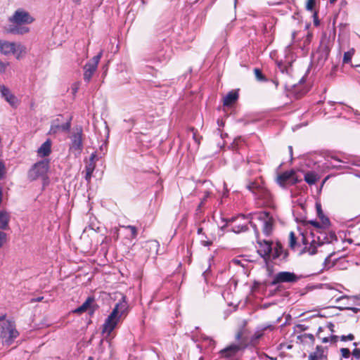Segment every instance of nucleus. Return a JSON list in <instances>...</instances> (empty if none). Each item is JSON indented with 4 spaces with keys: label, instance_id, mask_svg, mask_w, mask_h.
Here are the masks:
<instances>
[{
    "label": "nucleus",
    "instance_id": "f704fd0d",
    "mask_svg": "<svg viewBox=\"0 0 360 360\" xmlns=\"http://www.w3.org/2000/svg\"><path fill=\"white\" fill-rule=\"evenodd\" d=\"M297 339H300L302 342L305 341L306 339H309L311 342H314V336L311 333H304L297 336Z\"/></svg>",
    "mask_w": 360,
    "mask_h": 360
},
{
    "label": "nucleus",
    "instance_id": "0e129e2a",
    "mask_svg": "<svg viewBox=\"0 0 360 360\" xmlns=\"http://www.w3.org/2000/svg\"><path fill=\"white\" fill-rule=\"evenodd\" d=\"M345 298H347V296H342V297H340L339 298H338V299L336 300V302H338L339 300H342V299H345Z\"/></svg>",
    "mask_w": 360,
    "mask_h": 360
},
{
    "label": "nucleus",
    "instance_id": "4be33fe9",
    "mask_svg": "<svg viewBox=\"0 0 360 360\" xmlns=\"http://www.w3.org/2000/svg\"><path fill=\"white\" fill-rule=\"evenodd\" d=\"M322 358H326L323 354V347L318 345L316 352L309 354L308 360H319Z\"/></svg>",
    "mask_w": 360,
    "mask_h": 360
},
{
    "label": "nucleus",
    "instance_id": "6ab92c4d",
    "mask_svg": "<svg viewBox=\"0 0 360 360\" xmlns=\"http://www.w3.org/2000/svg\"><path fill=\"white\" fill-rule=\"evenodd\" d=\"M288 254L283 250V246L280 243H276L272 248V252L271 253V258L273 259L277 258H286Z\"/></svg>",
    "mask_w": 360,
    "mask_h": 360
},
{
    "label": "nucleus",
    "instance_id": "8fccbe9b",
    "mask_svg": "<svg viewBox=\"0 0 360 360\" xmlns=\"http://www.w3.org/2000/svg\"><path fill=\"white\" fill-rule=\"evenodd\" d=\"M113 237L115 238V240H117L119 238V230L115 228L113 231Z\"/></svg>",
    "mask_w": 360,
    "mask_h": 360
},
{
    "label": "nucleus",
    "instance_id": "79ce46f5",
    "mask_svg": "<svg viewBox=\"0 0 360 360\" xmlns=\"http://www.w3.org/2000/svg\"><path fill=\"white\" fill-rule=\"evenodd\" d=\"M340 338L342 341L353 340L354 336L352 334H349L347 335H342Z\"/></svg>",
    "mask_w": 360,
    "mask_h": 360
},
{
    "label": "nucleus",
    "instance_id": "5701e85b",
    "mask_svg": "<svg viewBox=\"0 0 360 360\" xmlns=\"http://www.w3.org/2000/svg\"><path fill=\"white\" fill-rule=\"evenodd\" d=\"M94 302V298L92 297H89L80 307L74 310V312L76 314H81L86 311L89 308H90L91 304Z\"/></svg>",
    "mask_w": 360,
    "mask_h": 360
},
{
    "label": "nucleus",
    "instance_id": "5fc2aeb1",
    "mask_svg": "<svg viewBox=\"0 0 360 360\" xmlns=\"http://www.w3.org/2000/svg\"><path fill=\"white\" fill-rule=\"evenodd\" d=\"M201 243L204 246H210L212 243L210 240H202Z\"/></svg>",
    "mask_w": 360,
    "mask_h": 360
},
{
    "label": "nucleus",
    "instance_id": "e433bc0d",
    "mask_svg": "<svg viewBox=\"0 0 360 360\" xmlns=\"http://www.w3.org/2000/svg\"><path fill=\"white\" fill-rule=\"evenodd\" d=\"M210 193L208 191H206L205 193V195L202 198L201 201H200V204H199V205H198V208L196 210L197 212H200V211L201 207L205 205V202L207 198L210 197Z\"/></svg>",
    "mask_w": 360,
    "mask_h": 360
},
{
    "label": "nucleus",
    "instance_id": "774afa93",
    "mask_svg": "<svg viewBox=\"0 0 360 360\" xmlns=\"http://www.w3.org/2000/svg\"><path fill=\"white\" fill-rule=\"evenodd\" d=\"M240 336H241V334L240 333H238L237 335H236V338L238 340H239L240 338Z\"/></svg>",
    "mask_w": 360,
    "mask_h": 360
},
{
    "label": "nucleus",
    "instance_id": "cd10ccee",
    "mask_svg": "<svg viewBox=\"0 0 360 360\" xmlns=\"http://www.w3.org/2000/svg\"><path fill=\"white\" fill-rule=\"evenodd\" d=\"M200 339L202 342H205L207 344V347L213 349L215 346V341L209 336H207L204 334L201 335Z\"/></svg>",
    "mask_w": 360,
    "mask_h": 360
},
{
    "label": "nucleus",
    "instance_id": "412c9836",
    "mask_svg": "<svg viewBox=\"0 0 360 360\" xmlns=\"http://www.w3.org/2000/svg\"><path fill=\"white\" fill-rule=\"evenodd\" d=\"M238 98V94L236 91H229L224 98V105L229 106L233 104Z\"/></svg>",
    "mask_w": 360,
    "mask_h": 360
},
{
    "label": "nucleus",
    "instance_id": "1a4fd4ad",
    "mask_svg": "<svg viewBox=\"0 0 360 360\" xmlns=\"http://www.w3.org/2000/svg\"><path fill=\"white\" fill-rule=\"evenodd\" d=\"M252 219H257L262 223V231L266 236H270L273 231L274 219L267 212L255 213Z\"/></svg>",
    "mask_w": 360,
    "mask_h": 360
},
{
    "label": "nucleus",
    "instance_id": "c03bdc74",
    "mask_svg": "<svg viewBox=\"0 0 360 360\" xmlns=\"http://www.w3.org/2000/svg\"><path fill=\"white\" fill-rule=\"evenodd\" d=\"M79 83H75V84H73L72 85V86H71L72 93L73 94H75L77 92V91H78V89H79Z\"/></svg>",
    "mask_w": 360,
    "mask_h": 360
},
{
    "label": "nucleus",
    "instance_id": "2f4dec72",
    "mask_svg": "<svg viewBox=\"0 0 360 360\" xmlns=\"http://www.w3.org/2000/svg\"><path fill=\"white\" fill-rule=\"evenodd\" d=\"M354 51H355L354 49H351L349 51H348L344 53V56H343V63H349L351 62L352 58L353 55L354 54Z\"/></svg>",
    "mask_w": 360,
    "mask_h": 360
},
{
    "label": "nucleus",
    "instance_id": "b1692460",
    "mask_svg": "<svg viewBox=\"0 0 360 360\" xmlns=\"http://www.w3.org/2000/svg\"><path fill=\"white\" fill-rule=\"evenodd\" d=\"M318 180V175L313 172H309L304 174V181L309 185L314 184Z\"/></svg>",
    "mask_w": 360,
    "mask_h": 360
},
{
    "label": "nucleus",
    "instance_id": "0eeeda50",
    "mask_svg": "<svg viewBox=\"0 0 360 360\" xmlns=\"http://www.w3.org/2000/svg\"><path fill=\"white\" fill-rule=\"evenodd\" d=\"M19 333L13 322L7 321L1 325V338L4 344L10 345L18 336Z\"/></svg>",
    "mask_w": 360,
    "mask_h": 360
},
{
    "label": "nucleus",
    "instance_id": "c9c22d12",
    "mask_svg": "<svg viewBox=\"0 0 360 360\" xmlns=\"http://www.w3.org/2000/svg\"><path fill=\"white\" fill-rule=\"evenodd\" d=\"M323 331V328L322 327H319V329H318V332H317V334H316V336L319 339L321 340V341L323 342V343H327L329 342V338L328 337H323V335H321V332Z\"/></svg>",
    "mask_w": 360,
    "mask_h": 360
},
{
    "label": "nucleus",
    "instance_id": "6e6552de",
    "mask_svg": "<svg viewBox=\"0 0 360 360\" xmlns=\"http://www.w3.org/2000/svg\"><path fill=\"white\" fill-rule=\"evenodd\" d=\"M72 117L68 118L66 121L63 120V117L59 115L51 122L49 135H56L60 133H65L70 131L71 127Z\"/></svg>",
    "mask_w": 360,
    "mask_h": 360
},
{
    "label": "nucleus",
    "instance_id": "de8ad7c7",
    "mask_svg": "<svg viewBox=\"0 0 360 360\" xmlns=\"http://www.w3.org/2000/svg\"><path fill=\"white\" fill-rule=\"evenodd\" d=\"M339 337L335 335H331L329 338V342L332 343H335L338 342Z\"/></svg>",
    "mask_w": 360,
    "mask_h": 360
},
{
    "label": "nucleus",
    "instance_id": "f8f14e48",
    "mask_svg": "<svg viewBox=\"0 0 360 360\" xmlns=\"http://www.w3.org/2000/svg\"><path fill=\"white\" fill-rule=\"evenodd\" d=\"M277 184L283 187L286 188L288 186H292L297 182V179L295 177V172L294 170L285 171L277 176L276 178Z\"/></svg>",
    "mask_w": 360,
    "mask_h": 360
},
{
    "label": "nucleus",
    "instance_id": "9b49d317",
    "mask_svg": "<svg viewBox=\"0 0 360 360\" xmlns=\"http://www.w3.org/2000/svg\"><path fill=\"white\" fill-rule=\"evenodd\" d=\"M49 167V161L44 160L34 164L29 171V177L34 180L39 176H44L46 174Z\"/></svg>",
    "mask_w": 360,
    "mask_h": 360
},
{
    "label": "nucleus",
    "instance_id": "e2e57ef3",
    "mask_svg": "<svg viewBox=\"0 0 360 360\" xmlns=\"http://www.w3.org/2000/svg\"><path fill=\"white\" fill-rule=\"evenodd\" d=\"M80 1L81 0H72V2L77 5L80 4Z\"/></svg>",
    "mask_w": 360,
    "mask_h": 360
},
{
    "label": "nucleus",
    "instance_id": "20e7f679",
    "mask_svg": "<svg viewBox=\"0 0 360 360\" xmlns=\"http://www.w3.org/2000/svg\"><path fill=\"white\" fill-rule=\"evenodd\" d=\"M70 143L69 146L70 153L75 157H79L84 148V134L81 126H77L73 128L70 135Z\"/></svg>",
    "mask_w": 360,
    "mask_h": 360
},
{
    "label": "nucleus",
    "instance_id": "473e14b6",
    "mask_svg": "<svg viewBox=\"0 0 360 360\" xmlns=\"http://www.w3.org/2000/svg\"><path fill=\"white\" fill-rule=\"evenodd\" d=\"M255 75L256 79L259 82H266L267 79L265 77V76L262 74V71L258 69L255 68L254 70Z\"/></svg>",
    "mask_w": 360,
    "mask_h": 360
},
{
    "label": "nucleus",
    "instance_id": "864d4df0",
    "mask_svg": "<svg viewBox=\"0 0 360 360\" xmlns=\"http://www.w3.org/2000/svg\"><path fill=\"white\" fill-rule=\"evenodd\" d=\"M44 299V297H37L31 300V302H41Z\"/></svg>",
    "mask_w": 360,
    "mask_h": 360
},
{
    "label": "nucleus",
    "instance_id": "ddd939ff",
    "mask_svg": "<svg viewBox=\"0 0 360 360\" xmlns=\"http://www.w3.org/2000/svg\"><path fill=\"white\" fill-rule=\"evenodd\" d=\"M241 220H245L243 214L228 219L226 226H230L231 231L236 233L244 232L248 230V226L245 223H240Z\"/></svg>",
    "mask_w": 360,
    "mask_h": 360
},
{
    "label": "nucleus",
    "instance_id": "f03ea898",
    "mask_svg": "<svg viewBox=\"0 0 360 360\" xmlns=\"http://www.w3.org/2000/svg\"><path fill=\"white\" fill-rule=\"evenodd\" d=\"M127 310L128 304L126 297L123 296L105 319L103 325V333L110 334L120 321L122 317L127 315Z\"/></svg>",
    "mask_w": 360,
    "mask_h": 360
},
{
    "label": "nucleus",
    "instance_id": "052dcab7",
    "mask_svg": "<svg viewBox=\"0 0 360 360\" xmlns=\"http://www.w3.org/2000/svg\"><path fill=\"white\" fill-rule=\"evenodd\" d=\"M198 234L200 235V234H203V229L201 227H199L198 229V231H197Z\"/></svg>",
    "mask_w": 360,
    "mask_h": 360
},
{
    "label": "nucleus",
    "instance_id": "9d476101",
    "mask_svg": "<svg viewBox=\"0 0 360 360\" xmlns=\"http://www.w3.org/2000/svg\"><path fill=\"white\" fill-rule=\"evenodd\" d=\"M103 56V51H101L98 55L95 56L89 62L84 66V80L89 82L94 72H96L98 64Z\"/></svg>",
    "mask_w": 360,
    "mask_h": 360
},
{
    "label": "nucleus",
    "instance_id": "ea45409f",
    "mask_svg": "<svg viewBox=\"0 0 360 360\" xmlns=\"http://www.w3.org/2000/svg\"><path fill=\"white\" fill-rule=\"evenodd\" d=\"M328 159L330 160L331 161L332 160H334L335 162H338V163H346L347 162H345V160H341L340 159L338 156L336 155H330V156H328Z\"/></svg>",
    "mask_w": 360,
    "mask_h": 360
},
{
    "label": "nucleus",
    "instance_id": "4468645a",
    "mask_svg": "<svg viewBox=\"0 0 360 360\" xmlns=\"http://www.w3.org/2000/svg\"><path fill=\"white\" fill-rule=\"evenodd\" d=\"M9 20L11 22L16 25L30 24L34 20L33 18L27 12L21 9L17 10Z\"/></svg>",
    "mask_w": 360,
    "mask_h": 360
},
{
    "label": "nucleus",
    "instance_id": "6e6d98bb",
    "mask_svg": "<svg viewBox=\"0 0 360 360\" xmlns=\"http://www.w3.org/2000/svg\"><path fill=\"white\" fill-rule=\"evenodd\" d=\"M193 138L195 142L197 143V145H199L200 144V140L197 138L196 134H195V132H193Z\"/></svg>",
    "mask_w": 360,
    "mask_h": 360
},
{
    "label": "nucleus",
    "instance_id": "603ef678",
    "mask_svg": "<svg viewBox=\"0 0 360 360\" xmlns=\"http://www.w3.org/2000/svg\"><path fill=\"white\" fill-rule=\"evenodd\" d=\"M333 255V253L330 254L326 259H325V261H324V264L325 266H326L328 265V263H330V257H332Z\"/></svg>",
    "mask_w": 360,
    "mask_h": 360
},
{
    "label": "nucleus",
    "instance_id": "c85d7f7f",
    "mask_svg": "<svg viewBox=\"0 0 360 360\" xmlns=\"http://www.w3.org/2000/svg\"><path fill=\"white\" fill-rule=\"evenodd\" d=\"M323 168L328 170L331 169H340L342 168V166L340 165L335 164L333 162V160L328 159L326 162L323 164Z\"/></svg>",
    "mask_w": 360,
    "mask_h": 360
},
{
    "label": "nucleus",
    "instance_id": "f3484780",
    "mask_svg": "<svg viewBox=\"0 0 360 360\" xmlns=\"http://www.w3.org/2000/svg\"><path fill=\"white\" fill-rule=\"evenodd\" d=\"M274 326L271 324H265L258 326L255 332L251 336L250 342L252 345H255L259 342V339L263 336L264 331L269 330H273Z\"/></svg>",
    "mask_w": 360,
    "mask_h": 360
},
{
    "label": "nucleus",
    "instance_id": "37998d69",
    "mask_svg": "<svg viewBox=\"0 0 360 360\" xmlns=\"http://www.w3.org/2000/svg\"><path fill=\"white\" fill-rule=\"evenodd\" d=\"M352 355L356 359H360V349L355 348L352 352Z\"/></svg>",
    "mask_w": 360,
    "mask_h": 360
},
{
    "label": "nucleus",
    "instance_id": "a18cd8bd",
    "mask_svg": "<svg viewBox=\"0 0 360 360\" xmlns=\"http://www.w3.org/2000/svg\"><path fill=\"white\" fill-rule=\"evenodd\" d=\"M314 18V26L317 27L319 25V20L318 19V14L317 12H314L313 14Z\"/></svg>",
    "mask_w": 360,
    "mask_h": 360
},
{
    "label": "nucleus",
    "instance_id": "2eb2a0df",
    "mask_svg": "<svg viewBox=\"0 0 360 360\" xmlns=\"http://www.w3.org/2000/svg\"><path fill=\"white\" fill-rule=\"evenodd\" d=\"M298 277L294 273L289 271H281L276 274L272 281V284L276 285L281 283H295Z\"/></svg>",
    "mask_w": 360,
    "mask_h": 360
},
{
    "label": "nucleus",
    "instance_id": "338daca9",
    "mask_svg": "<svg viewBox=\"0 0 360 360\" xmlns=\"http://www.w3.org/2000/svg\"><path fill=\"white\" fill-rule=\"evenodd\" d=\"M296 33L297 32L295 31L292 32V39H295Z\"/></svg>",
    "mask_w": 360,
    "mask_h": 360
},
{
    "label": "nucleus",
    "instance_id": "680f3d73",
    "mask_svg": "<svg viewBox=\"0 0 360 360\" xmlns=\"http://www.w3.org/2000/svg\"><path fill=\"white\" fill-rule=\"evenodd\" d=\"M344 109L347 110V111H354V110L350 108L349 106H343L342 107Z\"/></svg>",
    "mask_w": 360,
    "mask_h": 360
},
{
    "label": "nucleus",
    "instance_id": "aec40b11",
    "mask_svg": "<svg viewBox=\"0 0 360 360\" xmlns=\"http://www.w3.org/2000/svg\"><path fill=\"white\" fill-rule=\"evenodd\" d=\"M51 141L47 139L41 146L38 148L37 153L40 157L49 156L51 152Z\"/></svg>",
    "mask_w": 360,
    "mask_h": 360
},
{
    "label": "nucleus",
    "instance_id": "7c9ffc66",
    "mask_svg": "<svg viewBox=\"0 0 360 360\" xmlns=\"http://www.w3.org/2000/svg\"><path fill=\"white\" fill-rule=\"evenodd\" d=\"M316 207L317 211V215L320 219H321L323 224L325 225L328 224L329 223V219L328 218L324 217V214L321 209V205L319 203H316Z\"/></svg>",
    "mask_w": 360,
    "mask_h": 360
},
{
    "label": "nucleus",
    "instance_id": "49530a36",
    "mask_svg": "<svg viewBox=\"0 0 360 360\" xmlns=\"http://www.w3.org/2000/svg\"><path fill=\"white\" fill-rule=\"evenodd\" d=\"M326 328H328V330L330 331L331 333H335V330H334L335 326L333 323H331V322L328 323L326 324Z\"/></svg>",
    "mask_w": 360,
    "mask_h": 360
},
{
    "label": "nucleus",
    "instance_id": "c756f323",
    "mask_svg": "<svg viewBox=\"0 0 360 360\" xmlns=\"http://www.w3.org/2000/svg\"><path fill=\"white\" fill-rule=\"evenodd\" d=\"M18 25H16L14 27H12L9 30V32L13 34H23L29 32L28 27H18Z\"/></svg>",
    "mask_w": 360,
    "mask_h": 360
},
{
    "label": "nucleus",
    "instance_id": "4c0bfd02",
    "mask_svg": "<svg viewBox=\"0 0 360 360\" xmlns=\"http://www.w3.org/2000/svg\"><path fill=\"white\" fill-rule=\"evenodd\" d=\"M316 0H307L306 3V9L309 11H312L314 8Z\"/></svg>",
    "mask_w": 360,
    "mask_h": 360
},
{
    "label": "nucleus",
    "instance_id": "13d9d810",
    "mask_svg": "<svg viewBox=\"0 0 360 360\" xmlns=\"http://www.w3.org/2000/svg\"><path fill=\"white\" fill-rule=\"evenodd\" d=\"M96 157V155L95 153H92L91 155V157H90V159H89V162H94V158Z\"/></svg>",
    "mask_w": 360,
    "mask_h": 360
},
{
    "label": "nucleus",
    "instance_id": "58836bf2",
    "mask_svg": "<svg viewBox=\"0 0 360 360\" xmlns=\"http://www.w3.org/2000/svg\"><path fill=\"white\" fill-rule=\"evenodd\" d=\"M340 352L342 354V357L344 358H348L350 356V351L347 348H342L340 349Z\"/></svg>",
    "mask_w": 360,
    "mask_h": 360
},
{
    "label": "nucleus",
    "instance_id": "4d7b16f0",
    "mask_svg": "<svg viewBox=\"0 0 360 360\" xmlns=\"http://www.w3.org/2000/svg\"><path fill=\"white\" fill-rule=\"evenodd\" d=\"M217 124L219 127L224 126V123L223 120H219V119L217 120Z\"/></svg>",
    "mask_w": 360,
    "mask_h": 360
},
{
    "label": "nucleus",
    "instance_id": "39448f33",
    "mask_svg": "<svg viewBox=\"0 0 360 360\" xmlns=\"http://www.w3.org/2000/svg\"><path fill=\"white\" fill-rule=\"evenodd\" d=\"M251 226L254 229L256 237H257V243L258 244L257 246V252L258 254L266 259H271V253L272 252L273 243L270 240H261L259 238V231L257 228L255 224L253 221H250Z\"/></svg>",
    "mask_w": 360,
    "mask_h": 360
},
{
    "label": "nucleus",
    "instance_id": "72a5a7b5",
    "mask_svg": "<svg viewBox=\"0 0 360 360\" xmlns=\"http://www.w3.org/2000/svg\"><path fill=\"white\" fill-rule=\"evenodd\" d=\"M122 227L124 229H129L130 231L131 238L134 239L136 238V236L138 235V231H137L136 228L134 226L128 225V226H123Z\"/></svg>",
    "mask_w": 360,
    "mask_h": 360
},
{
    "label": "nucleus",
    "instance_id": "a19ab883",
    "mask_svg": "<svg viewBox=\"0 0 360 360\" xmlns=\"http://www.w3.org/2000/svg\"><path fill=\"white\" fill-rule=\"evenodd\" d=\"M8 65H9L8 63H6L2 62L0 60V74L4 73V72H6V68H7Z\"/></svg>",
    "mask_w": 360,
    "mask_h": 360
},
{
    "label": "nucleus",
    "instance_id": "f257e3e1",
    "mask_svg": "<svg viewBox=\"0 0 360 360\" xmlns=\"http://www.w3.org/2000/svg\"><path fill=\"white\" fill-rule=\"evenodd\" d=\"M310 224L315 227V229L310 233H301L300 236H301L302 243L304 245L302 252H307L310 255H313L317 252L318 247L337 240V237L335 233H328L322 229L318 221H311Z\"/></svg>",
    "mask_w": 360,
    "mask_h": 360
},
{
    "label": "nucleus",
    "instance_id": "69168bd1",
    "mask_svg": "<svg viewBox=\"0 0 360 360\" xmlns=\"http://www.w3.org/2000/svg\"><path fill=\"white\" fill-rule=\"evenodd\" d=\"M288 149H289V151H290V155H292V146H289V147H288Z\"/></svg>",
    "mask_w": 360,
    "mask_h": 360
},
{
    "label": "nucleus",
    "instance_id": "423d86ee",
    "mask_svg": "<svg viewBox=\"0 0 360 360\" xmlns=\"http://www.w3.org/2000/svg\"><path fill=\"white\" fill-rule=\"evenodd\" d=\"M247 188L254 195L255 198L262 200V204L269 205L271 202L270 192L257 182H250Z\"/></svg>",
    "mask_w": 360,
    "mask_h": 360
},
{
    "label": "nucleus",
    "instance_id": "bb28decb",
    "mask_svg": "<svg viewBox=\"0 0 360 360\" xmlns=\"http://www.w3.org/2000/svg\"><path fill=\"white\" fill-rule=\"evenodd\" d=\"M300 243H302V240L300 239L299 242H297V238L294 232L291 231L289 234V246L292 249H295L297 245H300Z\"/></svg>",
    "mask_w": 360,
    "mask_h": 360
},
{
    "label": "nucleus",
    "instance_id": "a878e982",
    "mask_svg": "<svg viewBox=\"0 0 360 360\" xmlns=\"http://www.w3.org/2000/svg\"><path fill=\"white\" fill-rule=\"evenodd\" d=\"M9 217L6 212H0V229H6L8 226Z\"/></svg>",
    "mask_w": 360,
    "mask_h": 360
},
{
    "label": "nucleus",
    "instance_id": "3c124183",
    "mask_svg": "<svg viewBox=\"0 0 360 360\" xmlns=\"http://www.w3.org/2000/svg\"><path fill=\"white\" fill-rule=\"evenodd\" d=\"M5 236H6L5 233L0 231V248L3 245V242H4V240L5 238Z\"/></svg>",
    "mask_w": 360,
    "mask_h": 360
},
{
    "label": "nucleus",
    "instance_id": "393cba45",
    "mask_svg": "<svg viewBox=\"0 0 360 360\" xmlns=\"http://www.w3.org/2000/svg\"><path fill=\"white\" fill-rule=\"evenodd\" d=\"M95 167H96L95 162H89L86 165V166L85 167V171H86L85 179L87 181H90L91 175L95 169Z\"/></svg>",
    "mask_w": 360,
    "mask_h": 360
},
{
    "label": "nucleus",
    "instance_id": "dca6fc26",
    "mask_svg": "<svg viewBox=\"0 0 360 360\" xmlns=\"http://www.w3.org/2000/svg\"><path fill=\"white\" fill-rule=\"evenodd\" d=\"M242 349V347L239 344H231L223 349L219 351V356L221 358H233L235 357Z\"/></svg>",
    "mask_w": 360,
    "mask_h": 360
},
{
    "label": "nucleus",
    "instance_id": "bf43d9fd",
    "mask_svg": "<svg viewBox=\"0 0 360 360\" xmlns=\"http://www.w3.org/2000/svg\"><path fill=\"white\" fill-rule=\"evenodd\" d=\"M241 140L240 137L236 138L233 141V146L235 144H238V141Z\"/></svg>",
    "mask_w": 360,
    "mask_h": 360
},
{
    "label": "nucleus",
    "instance_id": "7ed1b4c3",
    "mask_svg": "<svg viewBox=\"0 0 360 360\" xmlns=\"http://www.w3.org/2000/svg\"><path fill=\"white\" fill-rule=\"evenodd\" d=\"M0 53L6 56L12 53L17 60H21L27 53V49L21 43L0 40Z\"/></svg>",
    "mask_w": 360,
    "mask_h": 360
},
{
    "label": "nucleus",
    "instance_id": "09e8293b",
    "mask_svg": "<svg viewBox=\"0 0 360 360\" xmlns=\"http://www.w3.org/2000/svg\"><path fill=\"white\" fill-rule=\"evenodd\" d=\"M5 170V166L3 162H0V179H1L4 176Z\"/></svg>",
    "mask_w": 360,
    "mask_h": 360
},
{
    "label": "nucleus",
    "instance_id": "a211bd4d",
    "mask_svg": "<svg viewBox=\"0 0 360 360\" xmlns=\"http://www.w3.org/2000/svg\"><path fill=\"white\" fill-rule=\"evenodd\" d=\"M0 93L1 97L4 98L12 107L15 108L17 106L18 99L7 86L0 84Z\"/></svg>",
    "mask_w": 360,
    "mask_h": 360
}]
</instances>
